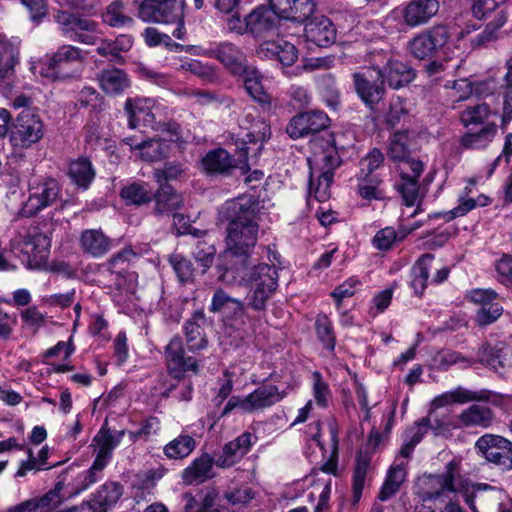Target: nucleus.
Segmentation results:
<instances>
[{
    "label": "nucleus",
    "instance_id": "nucleus-9",
    "mask_svg": "<svg viewBox=\"0 0 512 512\" xmlns=\"http://www.w3.org/2000/svg\"><path fill=\"white\" fill-rule=\"evenodd\" d=\"M353 85L359 99L370 110L384 98L386 89L381 68L367 67L352 74Z\"/></svg>",
    "mask_w": 512,
    "mask_h": 512
},
{
    "label": "nucleus",
    "instance_id": "nucleus-4",
    "mask_svg": "<svg viewBox=\"0 0 512 512\" xmlns=\"http://www.w3.org/2000/svg\"><path fill=\"white\" fill-rule=\"evenodd\" d=\"M83 56L81 50L70 45L60 47L53 55H46L32 67L33 73H38L48 81H58L78 75Z\"/></svg>",
    "mask_w": 512,
    "mask_h": 512
},
{
    "label": "nucleus",
    "instance_id": "nucleus-43",
    "mask_svg": "<svg viewBox=\"0 0 512 512\" xmlns=\"http://www.w3.org/2000/svg\"><path fill=\"white\" fill-rule=\"evenodd\" d=\"M255 67L250 65L243 52L237 50L233 45L226 44V70L231 75L243 79Z\"/></svg>",
    "mask_w": 512,
    "mask_h": 512
},
{
    "label": "nucleus",
    "instance_id": "nucleus-42",
    "mask_svg": "<svg viewBox=\"0 0 512 512\" xmlns=\"http://www.w3.org/2000/svg\"><path fill=\"white\" fill-rule=\"evenodd\" d=\"M257 437L249 432H244L235 440L226 444V467L243 458L256 442Z\"/></svg>",
    "mask_w": 512,
    "mask_h": 512
},
{
    "label": "nucleus",
    "instance_id": "nucleus-54",
    "mask_svg": "<svg viewBox=\"0 0 512 512\" xmlns=\"http://www.w3.org/2000/svg\"><path fill=\"white\" fill-rule=\"evenodd\" d=\"M506 73L501 85L503 94V115L502 122L508 123L512 120V55L505 63Z\"/></svg>",
    "mask_w": 512,
    "mask_h": 512
},
{
    "label": "nucleus",
    "instance_id": "nucleus-22",
    "mask_svg": "<svg viewBox=\"0 0 512 512\" xmlns=\"http://www.w3.org/2000/svg\"><path fill=\"white\" fill-rule=\"evenodd\" d=\"M155 200L154 213L157 216H173L184 205L183 196L171 185H161L153 195Z\"/></svg>",
    "mask_w": 512,
    "mask_h": 512
},
{
    "label": "nucleus",
    "instance_id": "nucleus-47",
    "mask_svg": "<svg viewBox=\"0 0 512 512\" xmlns=\"http://www.w3.org/2000/svg\"><path fill=\"white\" fill-rule=\"evenodd\" d=\"M497 132V126L494 123H488L478 132H468L462 139L461 144L468 149H482L488 146Z\"/></svg>",
    "mask_w": 512,
    "mask_h": 512
},
{
    "label": "nucleus",
    "instance_id": "nucleus-57",
    "mask_svg": "<svg viewBox=\"0 0 512 512\" xmlns=\"http://www.w3.org/2000/svg\"><path fill=\"white\" fill-rule=\"evenodd\" d=\"M144 41L149 47L155 46H163L168 51H176V52H193L197 49L196 46L193 45H183L177 43L171 39L168 34H143Z\"/></svg>",
    "mask_w": 512,
    "mask_h": 512
},
{
    "label": "nucleus",
    "instance_id": "nucleus-1",
    "mask_svg": "<svg viewBox=\"0 0 512 512\" xmlns=\"http://www.w3.org/2000/svg\"><path fill=\"white\" fill-rule=\"evenodd\" d=\"M270 135V127L265 122L260 124L257 131L247 132L241 140L234 139L232 134L231 141L226 140V145L231 149L226 151V178L237 175L238 171L239 175L243 176V182L247 187L251 189L259 187L264 173L258 169L250 172L249 161L259 156L264 142L270 138Z\"/></svg>",
    "mask_w": 512,
    "mask_h": 512
},
{
    "label": "nucleus",
    "instance_id": "nucleus-26",
    "mask_svg": "<svg viewBox=\"0 0 512 512\" xmlns=\"http://www.w3.org/2000/svg\"><path fill=\"white\" fill-rule=\"evenodd\" d=\"M438 10V0H413L405 9L404 19L409 26L415 27L426 23Z\"/></svg>",
    "mask_w": 512,
    "mask_h": 512
},
{
    "label": "nucleus",
    "instance_id": "nucleus-11",
    "mask_svg": "<svg viewBox=\"0 0 512 512\" xmlns=\"http://www.w3.org/2000/svg\"><path fill=\"white\" fill-rule=\"evenodd\" d=\"M60 194V185L53 178L35 181L29 185V198L27 199L22 213L31 217L43 209L53 205Z\"/></svg>",
    "mask_w": 512,
    "mask_h": 512
},
{
    "label": "nucleus",
    "instance_id": "nucleus-48",
    "mask_svg": "<svg viewBox=\"0 0 512 512\" xmlns=\"http://www.w3.org/2000/svg\"><path fill=\"white\" fill-rule=\"evenodd\" d=\"M196 442L193 437L181 434L164 446L163 452L169 459H183L195 449Z\"/></svg>",
    "mask_w": 512,
    "mask_h": 512
},
{
    "label": "nucleus",
    "instance_id": "nucleus-56",
    "mask_svg": "<svg viewBox=\"0 0 512 512\" xmlns=\"http://www.w3.org/2000/svg\"><path fill=\"white\" fill-rule=\"evenodd\" d=\"M315 329L319 341L326 350L332 353L335 349L336 338L329 318L324 314H319L315 321Z\"/></svg>",
    "mask_w": 512,
    "mask_h": 512
},
{
    "label": "nucleus",
    "instance_id": "nucleus-63",
    "mask_svg": "<svg viewBox=\"0 0 512 512\" xmlns=\"http://www.w3.org/2000/svg\"><path fill=\"white\" fill-rule=\"evenodd\" d=\"M369 467V460L366 457L360 456L357 459V463L353 473V499L355 502L359 501L362 496V491L365 484V479Z\"/></svg>",
    "mask_w": 512,
    "mask_h": 512
},
{
    "label": "nucleus",
    "instance_id": "nucleus-37",
    "mask_svg": "<svg viewBox=\"0 0 512 512\" xmlns=\"http://www.w3.org/2000/svg\"><path fill=\"white\" fill-rule=\"evenodd\" d=\"M53 18L59 25V29L64 32L93 31L96 29L94 21L69 11L59 10L53 15Z\"/></svg>",
    "mask_w": 512,
    "mask_h": 512
},
{
    "label": "nucleus",
    "instance_id": "nucleus-60",
    "mask_svg": "<svg viewBox=\"0 0 512 512\" xmlns=\"http://www.w3.org/2000/svg\"><path fill=\"white\" fill-rule=\"evenodd\" d=\"M121 197L128 204L142 205L152 199L153 193L145 185L133 183L122 189Z\"/></svg>",
    "mask_w": 512,
    "mask_h": 512
},
{
    "label": "nucleus",
    "instance_id": "nucleus-31",
    "mask_svg": "<svg viewBox=\"0 0 512 512\" xmlns=\"http://www.w3.org/2000/svg\"><path fill=\"white\" fill-rule=\"evenodd\" d=\"M248 95L259 104L263 111H270L272 108V97L264 90L262 75L255 67L243 79H241Z\"/></svg>",
    "mask_w": 512,
    "mask_h": 512
},
{
    "label": "nucleus",
    "instance_id": "nucleus-21",
    "mask_svg": "<svg viewBox=\"0 0 512 512\" xmlns=\"http://www.w3.org/2000/svg\"><path fill=\"white\" fill-rule=\"evenodd\" d=\"M67 470H71L70 474L67 476V481L65 487H69V491L67 492L66 497H72L80 494L81 492L87 490L91 485L98 482L103 478L104 469L95 464L94 462L90 466L89 469L82 471L76 475H74L75 469L69 467L65 469L62 473L64 474Z\"/></svg>",
    "mask_w": 512,
    "mask_h": 512
},
{
    "label": "nucleus",
    "instance_id": "nucleus-39",
    "mask_svg": "<svg viewBox=\"0 0 512 512\" xmlns=\"http://www.w3.org/2000/svg\"><path fill=\"white\" fill-rule=\"evenodd\" d=\"M249 395L253 412L276 404L284 398L285 393L279 391L274 385H264L255 389Z\"/></svg>",
    "mask_w": 512,
    "mask_h": 512
},
{
    "label": "nucleus",
    "instance_id": "nucleus-64",
    "mask_svg": "<svg viewBox=\"0 0 512 512\" xmlns=\"http://www.w3.org/2000/svg\"><path fill=\"white\" fill-rule=\"evenodd\" d=\"M131 46L132 41L129 35L119 34L115 41L102 43L96 50L102 56L111 55L116 58L121 52L129 50Z\"/></svg>",
    "mask_w": 512,
    "mask_h": 512
},
{
    "label": "nucleus",
    "instance_id": "nucleus-50",
    "mask_svg": "<svg viewBox=\"0 0 512 512\" xmlns=\"http://www.w3.org/2000/svg\"><path fill=\"white\" fill-rule=\"evenodd\" d=\"M388 155L391 159L403 164L408 161H417L409 156L408 135L404 131H397L390 139Z\"/></svg>",
    "mask_w": 512,
    "mask_h": 512
},
{
    "label": "nucleus",
    "instance_id": "nucleus-52",
    "mask_svg": "<svg viewBox=\"0 0 512 512\" xmlns=\"http://www.w3.org/2000/svg\"><path fill=\"white\" fill-rule=\"evenodd\" d=\"M316 84L325 98V101L332 109L340 105V93L336 87L335 77L332 74H324L316 78Z\"/></svg>",
    "mask_w": 512,
    "mask_h": 512
},
{
    "label": "nucleus",
    "instance_id": "nucleus-3",
    "mask_svg": "<svg viewBox=\"0 0 512 512\" xmlns=\"http://www.w3.org/2000/svg\"><path fill=\"white\" fill-rule=\"evenodd\" d=\"M235 268L234 279L239 282L246 281L251 285V306L254 310H263L266 302L278 286V273L275 266L259 264L248 268V261Z\"/></svg>",
    "mask_w": 512,
    "mask_h": 512
},
{
    "label": "nucleus",
    "instance_id": "nucleus-16",
    "mask_svg": "<svg viewBox=\"0 0 512 512\" xmlns=\"http://www.w3.org/2000/svg\"><path fill=\"white\" fill-rule=\"evenodd\" d=\"M312 146L313 157L308 159L311 178L318 172H329L334 175L335 169L340 165V157L333 141L331 139L317 140Z\"/></svg>",
    "mask_w": 512,
    "mask_h": 512
},
{
    "label": "nucleus",
    "instance_id": "nucleus-19",
    "mask_svg": "<svg viewBox=\"0 0 512 512\" xmlns=\"http://www.w3.org/2000/svg\"><path fill=\"white\" fill-rule=\"evenodd\" d=\"M477 357L476 363L483 364L501 376H505L512 371V361L509 353L501 345L484 344L478 349Z\"/></svg>",
    "mask_w": 512,
    "mask_h": 512
},
{
    "label": "nucleus",
    "instance_id": "nucleus-7",
    "mask_svg": "<svg viewBox=\"0 0 512 512\" xmlns=\"http://www.w3.org/2000/svg\"><path fill=\"white\" fill-rule=\"evenodd\" d=\"M399 179L395 182L394 188L401 196L402 202L407 207L416 206V209L409 215L414 217L422 212L419 177L424 166L421 161H408L399 164Z\"/></svg>",
    "mask_w": 512,
    "mask_h": 512
},
{
    "label": "nucleus",
    "instance_id": "nucleus-27",
    "mask_svg": "<svg viewBox=\"0 0 512 512\" xmlns=\"http://www.w3.org/2000/svg\"><path fill=\"white\" fill-rule=\"evenodd\" d=\"M206 322L205 314L202 310L195 311L190 319L185 323L184 330L186 343L189 351L197 352L207 346L202 324Z\"/></svg>",
    "mask_w": 512,
    "mask_h": 512
},
{
    "label": "nucleus",
    "instance_id": "nucleus-40",
    "mask_svg": "<svg viewBox=\"0 0 512 512\" xmlns=\"http://www.w3.org/2000/svg\"><path fill=\"white\" fill-rule=\"evenodd\" d=\"M433 262L434 255L427 253L422 255L412 268L411 286L418 295H422L427 286Z\"/></svg>",
    "mask_w": 512,
    "mask_h": 512
},
{
    "label": "nucleus",
    "instance_id": "nucleus-55",
    "mask_svg": "<svg viewBox=\"0 0 512 512\" xmlns=\"http://www.w3.org/2000/svg\"><path fill=\"white\" fill-rule=\"evenodd\" d=\"M420 224L410 228L407 232H396L392 227H385L379 230L374 236L372 243L374 247L378 250H388L392 247V245L396 241H401L405 238V236L418 228Z\"/></svg>",
    "mask_w": 512,
    "mask_h": 512
},
{
    "label": "nucleus",
    "instance_id": "nucleus-58",
    "mask_svg": "<svg viewBox=\"0 0 512 512\" xmlns=\"http://www.w3.org/2000/svg\"><path fill=\"white\" fill-rule=\"evenodd\" d=\"M216 252L214 244H211L206 240H199L197 242L193 251V257L202 268L201 274H205L213 265Z\"/></svg>",
    "mask_w": 512,
    "mask_h": 512
},
{
    "label": "nucleus",
    "instance_id": "nucleus-51",
    "mask_svg": "<svg viewBox=\"0 0 512 512\" xmlns=\"http://www.w3.org/2000/svg\"><path fill=\"white\" fill-rule=\"evenodd\" d=\"M168 262L181 284H187L194 281L196 270L191 260L182 254L174 253L169 256Z\"/></svg>",
    "mask_w": 512,
    "mask_h": 512
},
{
    "label": "nucleus",
    "instance_id": "nucleus-5",
    "mask_svg": "<svg viewBox=\"0 0 512 512\" xmlns=\"http://www.w3.org/2000/svg\"><path fill=\"white\" fill-rule=\"evenodd\" d=\"M227 230L226 255L231 258L229 262L234 265L237 262L233 258H239V264L246 263L257 241V223L231 220Z\"/></svg>",
    "mask_w": 512,
    "mask_h": 512
},
{
    "label": "nucleus",
    "instance_id": "nucleus-29",
    "mask_svg": "<svg viewBox=\"0 0 512 512\" xmlns=\"http://www.w3.org/2000/svg\"><path fill=\"white\" fill-rule=\"evenodd\" d=\"M214 476V461L208 454L196 458L182 473L187 485L203 483Z\"/></svg>",
    "mask_w": 512,
    "mask_h": 512
},
{
    "label": "nucleus",
    "instance_id": "nucleus-15",
    "mask_svg": "<svg viewBox=\"0 0 512 512\" xmlns=\"http://www.w3.org/2000/svg\"><path fill=\"white\" fill-rule=\"evenodd\" d=\"M155 102L149 98H128L125 102V112L128 115V126L135 129L140 125L150 127L153 130H159L160 122L156 121Z\"/></svg>",
    "mask_w": 512,
    "mask_h": 512
},
{
    "label": "nucleus",
    "instance_id": "nucleus-10",
    "mask_svg": "<svg viewBox=\"0 0 512 512\" xmlns=\"http://www.w3.org/2000/svg\"><path fill=\"white\" fill-rule=\"evenodd\" d=\"M475 449L489 463L501 470H512V442L508 439L495 434H485L478 438Z\"/></svg>",
    "mask_w": 512,
    "mask_h": 512
},
{
    "label": "nucleus",
    "instance_id": "nucleus-62",
    "mask_svg": "<svg viewBox=\"0 0 512 512\" xmlns=\"http://www.w3.org/2000/svg\"><path fill=\"white\" fill-rule=\"evenodd\" d=\"M459 204L453 209L446 212H436L429 215L430 218H443L446 222L452 221L455 218L465 216L470 211L477 207L476 200L473 198L460 197Z\"/></svg>",
    "mask_w": 512,
    "mask_h": 512
},
{
    "label": "nucleus",
    "instance_id": "nucleus-36",
    "mask_svg": "<svg viewBox=\"0 0 512 512\" xmlns=\"http://www.w3.org/2000/svg\"><path fill=\"white\" fill-rule=\"evenodd\" d=\"M129 144L131 149L139 150L141 158L148 162L161 161L170 153V144L161 139H149L137 144Z\"/></svg>",
    "mask_w": 512,
    "mask_h": 512
},
{
    "label": "nucleus",
    "instance_id": "nucleus-49",
    "mask_svg": "<svg viewBox=\"0 0 512 512\" xmlns=\"http://www.w3.org/2000/svg\"><path fill=\"white\" fill-rule=\"evenodd\" d=\"M124 10L122 0L113 1L107 6L105 13L102 15L103 21L111 27L130 28L134 20L126 15Z\"/></svg>",
    "mask_w": 512,
    "mask_h": 512
},
{
    "label": "nucleus",
    "instance_id": "nucleus-28",
    "mask_svg": "<svg viewBox=\"0 0 512 512\" xmlns=\"http://www.w3.org/2000/svg\"><path fill=\"white\" fill-rule=\"evenodd\" d=\"M19 44L18 37H0V79L9 80L13 75V68L18 63Z\"/></svg>",
    "mask_w": 512,
    "mask_h": 512
},
{
    "label": "nucleus",
    "instance_id": "nucleus-17",
    "mask_svg": "<svg viewBox=\"0 0 512 512\" xmlns=\"http://www.w3.org/2000/svg\"><path fill=\"white\" fill-rule=\"evenodd\" d=\"M126 433V430H111L107 423L102 425L93 438V442L97 447L96 457L93 462L105 469L112 460L114 449L121 443Z\"/></svg>",
    "mask_w": 512,
    "mask_h": 512
},
{
    "label": "nucleus",
    "instance_id": "nucleus-8",
    "mask_svg": "<svg viewBox=\"0 0 512 512\" xmlns=\"http://www.w3.org/2000/svg\"><path fill=\"white\" fill-rule=\"evenodd\" d=\"M44 135V124L32 109H23L11 125L10 141L14 147L29 148Z\"/></svg>",
    "mask_w": 512,
    "mask_h": 512
},
{
    "label": "nucleus",
    "instance_id": "nucleus-53",
    "mask_svg": "<svg viewBox=\"0 0 512 512\" xmlns=\"http://www.w3.org/2000/svg\"><path fill=\"white\" fill-rule=\"evenodd\" d=\"M333 174L329 172H318L314 177H310L309 190L314 193L315 198L319 202L328 200L331 196L330 187L333 182Z\"/></svg>",
    "mask_w": 512,
    "mask_h": 512
},
{
    "label": "nucleus",
    "instance_id": "nucleus-46",
    "mask_svg": "<svg viewBox=\"0 0 512 512\" xmlns=\"http://www.w3.org/2000/svg\"><path fill=\"white\" fill-rule=\"evenodd\" d=\"M448 425V420L444 418L439 419L433 414L432 411H430L427 417H424L415 423V426L410 430V435L407 440L416 446L418 443H420L429 428L435 431H439Z\"/></svg>",
    "mask_w": 512,
    "mask_h": 512
},
{
    "label": "nucleus",
    "instance_id": "nucleus-24",
    "mask_svg": "<svg viewBox=\"0 0 512 512\" xmlns=\"http://www.w3.org/2000/svg\"><path fill=\"white\" fill-rule=\"evenodd\" d=\"M494 421L493 410L484 404H472L464 409L458 416L459 427L486 429Z\"/></svg>",
    "mask_w": 512,
    "mask_h": 512
},
{
    "label": "nucleus",
    "instance_id": "nucleus-41",
    "mask_svg": "<svg viewBox=\"0 0 512 512\" xmlns=\"http://www.w3.org/2000/svg\"><path fill=\"white\" fill-rule=\"evenodd\" d=\"M432 360L434 366L441 371L448 370L453 365H458L460 368L465 369L476 364V359L453 350L439 351L433 356Z\"/></svg>",
    "mask_w": 512,
    "mask_h": 512
},
{
    "label": "nucleus",
    "instance_id": "nucleus-35",
    "mask_svg": "<svg viewBox=\"0 0 512 512\" xmlns=\"http://www.w3.org/2000/svg\"><path fill=\"white\" fill-rule=\"evenodd\" d=\"M98 81L101 89L109 95L120 94L130 85L126 73L115 67L101 71Z\"/></svg>",
    "mask_w": 512,
    "mask_h": 512
},
{
    "label": "nucleus",
    "instance_id": "nucleus-23",
    "mask_svg": "<svg viewBox=\"0 0 512 512\" xmlns=\"http://www.w3.org/2000/svg\"><path fill=\"white\" fill-rule=\"evenodd\" d=\"M282 20L270 7L260 5L245 17V32H266L278 28Z\"/></svg>",
    "mask_w": 512,
    "mask_h": 512
},
{
    "label": "nucleus",
    "instance_id": "nucleus-18",
    "mask_svg": "<svg viewBox=\"0 0 512 512\" xmlns=\"http://www.w3.org/2000/svg\"><path fill=\"white\" fill-rule=\"evenodd\" d=\"M50 238L37 230L29 232L25 238L23 251L28 256V265L40 269L46 265L50 253Z\"/></svg>",
    "mask_w": 512,
    "mask_h": 512
},
{
    "label": "nucleus",
    "instance_id": "nucleus-33",
    "mask_svg": "<svg viewBox=\"0 0 512 512\" xmlns=\"http://www.w3.org/2000/svg\"><path fill=\"white\" fill-rule=\"evenodd\" d=\"M111 241L101 230H85L80 237L82 250L92 257H101L110 249Z\"/></svg>",
    "mask_w": 512,
    "mask_h": 512
},
{
    "label": "nucleus",
    "instance_id": "nucleus-12",
    "mask_svg": "<svg viewBox=\"0 0 512 512\" xmlns=\"http://www.w3.org/2000/svg\"><path fill=\"white\" fill-rule=\"evenodd\" d=\"M70 472L71 470H67L64 474L59 475L54 488L46 494L13 505L9 507V512H53L67 498L61 492L65 488Z\"/></svg>",
    "mask_w": 512,
    "mask_h": 512
},
{
    "label": "nucleus",
    "instance_id": "nucleus-59",
    "mask_svg": "<svg viewBox=\"0 0 512 512\" xmlns=\"http://www.w3.org/2000/svg\"><path fill=\"white\" fill-rule=\"evenodd\" d=\"M490 107L486 103H478L466 107L460 114L464 126L482 124L490 116Z\"/></svg>",
    "mask_w": 512,
    "mask_h": 512
},
{
    "label": "nucleus",
    "instance_id": "nucleus-38",
    "mask_svg": "<svg viewBox=\"0 0 512 512\" xmlns=\"http://www.w3.org/2000/svg\"><path fill=\"white\" fill-rule=\"evenodd\" d=\"M480 400V396L473 391L467 390L463 387H457L452 391L445 392L433 399L431 403V410L435 414V410L453 403H468Z\"/></svg>",
    "mask_w": 512,
    "mask_h": 512
},
{
    "label": "nucleus",
    "instance_id": "nucleus-34",
    "mask_svg": "<svg viewBox=\"0 0 512 512\" xmlns=\"http://www.w3.org/2000/svg\"><path fill=\"white\" fill-rule=\"evenodd\" d=\"M227 209L231 213L229 217H232V220L255 222L258 200L253 195H241L229 201Z\"/></svg>",
    "mask_w": 512,
    "mask_h": 512
},
{
    "label": "nucleus",
    "instance_id": "nucleus-45",
    "mask_svg": "<svg viewBox=\"0 0 512 512\" xmlns=\"http://www.w3.org/2000/svg\"><path fill=\"white\" fill-rule=\"evenodd\" d=\"M357 194L364 200H383L386 197L382 179L378 176H357Z\"/></svg>",
    "mask_w": 512,
    "mask_h": 512
},
{
    "label": "nucleus",
    "instance_id": "nucleus-6",
    "mask_svg": "<svg viewBox=\"0 0 512 512\" xmlns=\"http://www.w3.org/2000/svg\"><path fill=\"white\" fill-rule=\"evenodd\" d=\"M139 17L146 22L176 24L174 32L184 27L183 4L180 0H134Z\"/></svg>",
    "mask_w": 512,
    "mask_h": 512
},
{
    "label": "nucleus",
    "instance_id": "nucleus-20",
    "mask_svg": "<svg viewBox=\"0 0 512 512\" xmlns=\"http://www.w3.org/2000/svg\"><path fill=\"white\" fill-rule=\"evenodd\" d=\"M260 58L277 59L284 66H291L297 60L296 47L285 40L265 41L257 49Z\"/></svg>",
    "mask_w": 512,
    "mask_h": 512
},
{
    "label": "nucleus",
    "instance_id": "nucleus-2",
    "mask_svg": "<svg viewBox=\"0 0 512 512\" xmlns=\"http://www.w3.org/2000/svg\"><path fill=\"white\" fill-rule=\"evenodd\" d=\"M423 481L426 486L423 491L424 501L454 495L462 497L473 512H477L474 504L476 491L491 488L487 484H474L464 475L461 461L457 459L448 462L442 473L426 476Z\"/></svg>",
    "mask_w": 512,
    "mask_h": 512
},
{
    "label": "nucleus",
    "instance_id": "nucleus-32",
    "mask_svg": "<svg viewBox=\"0 0 512 512\" xmlns=\"http://www.w3.org/2000/svg\"><path fill=\"white\" fill-rule=\"evenodd\" d=\"M304 0H269V7L282 19L301 23L309 15L303 9Z\"/></svg>",
    "mask_w": 512,
    "mask_h": 512
},
{
    "label": "nucleus",
    "instance_id": "nucleus-13",
    "mask_svg": "<svg viewBox=\"0 0 512 512\" xmlns=\"http://www.w3.org/2000/svg\"><path fill=\"white\" fill-rule=\"evenodd\" d=\"M330 119L320 110L299 113L287 125L286 131L293 139L307 137L319 133L329 126Z\"/></svg>",
    "mask_w": 512,
    "mask_h": 512
},
{
    "label": "nucleus",
    "instance_id": "nucleus-44",
    "mask_svg": "<svg viewBox=\"0 0 512 512\" xmlns=\"http://www.w3.org/2000/svg\"><path fill=\"white\" fill-rule=\"evenodd\" d=\"M68 174L76 185L86 189L95 177V170L88 158L79 157L70 163Z\"/></svg>",
    "mask_w": 512,
    "mask_h": 512
},
{
    "label": "nucleus",
    "instance_id": "nucleus-61",
    "mask_svg": "<svg viewBox=\"0 0 512 512\" xmlns=\"http://www.w3.org/2000/svg\"><path fill=\"white\" fill-rule=\"evenodd\" d=\"M437 47V43L432 34H418L410 42L411 53L419 59H424L430 56Z\"/></svg>",
    "mask_w": 512,
    "mask_h": 512
},
{
    "label": "nucleus",
    "instance_id": "nucleus-14",
    "mask_svg": "<svg viewBox=\"0 0 512 512\" xmlns=\"http://www.w3.org/2000/svg\"><path fill=\"white\" fill-rule=\"evenodd\" d=\"M165 358L169 373L174 378H181L186 372L196 373L198 363L194 357L185 356L182 339L173 337L165 348Z\"/></svg>",
    "mask_w": 512,
    "mask_h": 512
},
{
    "label": "nucleus",
    "instance_id": "nucleus-25",
    "mask_svg": "<svg viewBox=\"0 0 512 512\" xmlns=\"http://www.w3.org/2000/svg\"><path fill=\"white\" fill-rule=\"evenodd\" d=\"M381 70L383 80L393 89L409 84L416 76L412 67L398 60H389Z\"/></svg>",
    "mask_w": 512,
    "mask_h": 512
},
{
    "label": "nucleus",
    "instance_id": "nucleus-30",
    "mask_svg": "<svg viewBox=\"0 0 512 512\" xmlns=\"http://www.w3.org/2000/svg\"><path fill=\"white\" fill-rule=\"evenodd\" d=\"M406 466L407 463L404 460L395 458L380 489L379 499L381 501L390 499L398 492L407 475Z\"/></svg>",
    "mask_w": 512,
    "mask_h": 512
}]
</instances>
